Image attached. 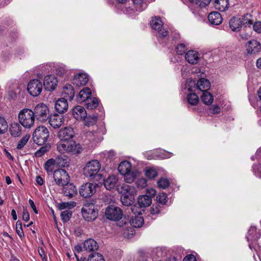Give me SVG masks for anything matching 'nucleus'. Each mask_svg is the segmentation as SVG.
I'll use <instances>...</instances> for the list:
<instances>
[{
	"instance_id": "nucleus-1",
	"label": "nucleus",
	"mask_w": 261,
	"mask_h": 261,
	"mask_svg": "<svg viewBox=\"0 0 261 261\" xmlns=\"http://www.w3.org/2000/svg\"><path fill=\"white\" fill-rule=\"evenodd\" d=\"M33 111L24 109L19 113L18 119L20 124L25 128H30L34 123L35 117Z\"/></svg>"
},
{
	"instance_id": "nucleus-2",
	"label": "nucleus",
	"mask_w": 261,
	"mask_h": 261,
	"mask_svg": "<svg viewBox=\"0 0 261 261\" xmlns=\"http://www.w3.org/2000/svg\"><path fill=\"white\" fill-rule=\"evenodd\" d=\"M49 137V132L44 126L38 127L33 134L34 142L39 145H43Z\"/></svg>"
},
{
	"instance_id": "nucleus-3",
	"label": "nucleus",
	"mask_w": 261,
	"mask_h": 261,
	"mask_svg": "<svg viewBox=\"0 0 261 261\" xmlns=\"http://www.w3.org/2000/svg\"><path fill=\"white\" fill-rule=\"evenodd\" d=\"M101 168L99 162L96 160L88 162L84 168V174L87 177L93 178L96 176H98V174Z\"/></svg>"
},
{
	"instance_id": "nucleus-4",
	"label": "nucleus",
	"mask_w": 261,
	"mask_h": 261,
	"mask_svg": "<svg viewBox=\"0 0 261 261\" xmlns=\"http://www.w3.org/2000/svg\"><path fill=\"white\" fill-rule=\"evenodd\" d=\"M82 213L83 218L88 222L95 220L98 216V211L92 203L84 204L82 209Z\"/></svg>"
},
{
	"instance_id": "nucleus-5",
	"label": "nucleus",
	"mask_w": 261,
	"mask_h": 261,
	"mask_svg": "<svg viewBox=\"0 0 261 261\" xmlns=\"http://www.w3.org/2000/svg\"><path fill=\"white\" fill-rule=\"evenodd\" d=\"M33 112L35 118L41 122L46 121L49 118V109L44 103H41L36 106Z\"/></svg>"
},
{
	"instance_id": "nucleus-6",
	"label": "nucleus",
	"mask_w": 261,
	"mask_h": 261,
	"mask_svg": "<svg viewBox=\"0 0 261 261\" xmlns=\"http://www.w3.org/2000/svg\"><path fill=\"white\" fill-rule=\"evenodd\" d=\"M54 178L56 184L59 186H63L68 184L70 177L67 172L62 169L56 170L54 173Z\"/></svg>"
},
{
	"instance_id": "nucleus-7",
	"label": "nucleus",
	"mask_w": 261,
	"mask_h": 261,
	"mask_svg": "<svg viewBox=\"0 0 261 261\" xmlns=\"http://www.w3.org/2000/svg\"><path fill=\"white\" fill-rule=\"evenodd\" d=\"M122 211L118 207L114 205L109 206L105 212V215L107 219L112 221H117L122 217Z\"/></svg>"
},
{
	"instance_id": "nucleus-8",
	"label": "nucleus",
	"mask_w": 261,
	"mask_h": 261,
	"mask_svg": "<svg viewBox=\"0 0 261 261\" xmlns=\"http://www.w3.org/2000/svg\"><path fill=\"white\" fill-rule=\"evenodd\" d=\"M27 89L30 95L34 97L37 96L42 91V83L37 79L32 80L28 83Z\"/></svg>"
},
{
	"instance_id": "nucleus-9",
	"label": "nucleus",
	"mask_w": 261,
	"mask_h": 261,
	"mask_svg": "<svg viewBox=\"0 0 261 261\" xmlns=\"http://www.w3.org/2000/svg\"><path fill=\"white\" fill-rule=\"evenodd\" d=\"M96 185L90 182H87L82 185L79 190V193L84 198H88L96 192Z\"/></svg>"
},
{
	"instance_id": "nucleus-10",
	"label": "nucleus",
	"mask_w": 261,
	"mask_h": 261,
	"mask_svg": "<svg viewBox=\"0 0 261 261\" xmlns=\"http://www.w3.org/2000/svg\"><path fill=\"white\" fill-rule=\"evenodd\" d=\"M163 23L160 17H154L150 21V25L152 29L158 31L159 36L160 37H166L168 34V32L162 29Z\"/></svg>"
},
{
	"instance_id": "nucleus-11",
	"label": "nucleus",
	"mask_w": 261,
	"mask_h": 261,
	"mask_svg": "<svg viewBox=\"0 0 261 261\" xmlns=\"http://www.w3.org/2000/svg\"><path fill=\"white\" fill-rule=\"evenodd\" d=\"M247 55H255L261 50V44L256 40L252 39L248 41L245 45Z\"/></svg>"
},
{
	"instance_id": "nucleus-12",
	"label": "nucleus",
	"mask_w": 261,
	"mask_h": 261,
	"mask_svg": "<svg viewBox=\"0 0 261 261\" xmlns=\"http://www.w3.org/2000/svg\"><path fill=\"white\" fill-rule=\"evenodd\" d=\"M117 191L122 195H135L137 193L136 188L125 183L120 184L117 186Z\"/></svg>"
},
{
	"instance_id": "nucleus-13",
	"label": "nucleus",
	"mask_w": 261,
	"mask_h": 261,
	"mask_svg": "<svg viewBox=\"0 0 261 261\" xmlns=\"http://www.w3.org/2000/svg\"><path fill=\"white\" fill-rule=\"evenodd\" d=\"M57 83V78L54 75H47L44 77L43 85L47 91H50L55 90Z\"/></svg>"
},
{
	"instance_id": "nucleus-14",
	"label": "nucleus",
	"mask_w": 261,
	"mask_h": 261,
	"mask_svg": "<svg viewBox=\"0 0 261 261\" xmlns=\"http://www.w3.org/2000/svg\"><path fill=\"white\" fill-rule=\"evenodd\" d=\"M74 135V132L71 127H66L61 129L58 134V137L62 141H70Z\"/></svg>"
},
{
	"instance_id": "nucleus-15",
	"label": "nucleus",
	"mask_w": 261,
	"mask_h": 261,
	"mask_svg": "<svg viewBox=\"0 0 261 261\" xmlns=\"http://www.w3.org/2000/svg\"><path fill=\"white\" fill-rule=\"evenodd\" d=\"M49 123L54 128L60 127L63 123L64 118L63 115L54 114L49 116Z\"/></svg>"
},
{
	"instance_id": "nucleus-16",
	"label": "nucleus",
	"mask_w": 261,
	"mask_h": 261,
	"mask_svg": "<svg viewBox=\"0 0 261 261\" xmlns=\"http://www.w3.org/2000/svg\"><path fill=\"white\" fill-rule=\"evenodd\" d=\"M68 105L67 100L65 98L58 99L55 105L56 111L60 114H63L67 110Z\"/></svg>"
},
{
	"instance_id": "nucleus-17",
	"label": "nucleus",
	"mask_w": 261,
	"mask_h": 261,
	"mask_svg": "<svg viewBox=\"0 0 261 261\" xmlns=\"http://www.w3.org/2000/svg\"><path fill=\"white\" fill-rule=\"evenodd\" d=\"M72 114L74 118L77 120H82L87 117L86 111L81 106H77L73 108Z\"/></svg>"
},
{
	"instance_id": "nucleus-18",
	"label": "nucleus",
	"mask_w": 261,
	"mask_h": 261,
	"mask_svg": "<svg viewBox=\"0 0 261 261\" xmlns=\"http://www.w3.org/2000/svg\"><path fill=\"white\" fill-rule=\"evenodd\" d=\"M63 194L65 196L70 198L77 194V190L74 185L72 184H66L63 186Z\"/></svg>"
},
{
	"instance_id": "nucleus-19",
	"label": "nucleus",
	"mask_w": 261,
	"mask_h": 261,
	"mask_svg": "<svg viewBox=\"0 0 261 261\" xmlns=\"http://www.w3.org/2000/svg\"><path fill=\"white\" fill-rule=\"evenodd\" d=\"M88 76L86 73H79L75 75L73 79V84L77 86L85 85L88 82Z\"/></svg>"
},
{
	"instance_id": "nucleus-20",
	"label": "nucleus",
	"mask_w": 261,
	"mask_h": 261,
	"mask_svg": "<svg viewBox=\"0 0 261 261\" xmlns=\"http://www.w3.org/2000/svg\"><path fill=\"white\" fill-rule=\"evenodd\" d=\"M185 59L189 63L196 64L199 60V54L193 50H189L186 54Z\"/></svg>"
},
{
	"instance_id": "nucleus-21",
	"label": "nucleus",
	"mask_w": 261,
	"mask_h": 261,
	"mask_svg": "<svg viewBox=\"0 0 261 261\" xmlns=\"http://www.w3.org/2000/svg\"><path fill=\"white\" fill-rule=\"evenodd\" d=\"M74 93L73 87L71 85H66L63 88L62 95L63 96V98L67 100H71L74 97Z\"/></svg>"
},
{
	"instance_id": "nucleus-22",
	"label": "nucleus",
	"mask_w": 261,
	"mask_h": 261,
	"mask_svg": "<svg viewBox=\"0 0 261 261\" xmlns=\"http://www.w3.org/2000/svg\"><path fill=\"white\" fill-rule=\"evenodd\" d=\"M84 249L88 252L96 251L98 248L97 242L92 239L86 240L83 245Z\"/></svg>"
},
{
	"instance_id": "nucleus-23",
	"label": "nucleus",
	"mask_w": 261,
	"mask_h": 261,
	"mask_svg": "<svg viewBox=\"0 0 261 261\" xmlns=\"http://www.w3.org/2000/svg\"><path fill=\"white\" fill-rule=\"evenodd\" d=\"M138 204L140 207H146L149 206L151 202V197L147 195L139 196L137 199Z\"/></svg>"
},
{
	"instance_id": "nucleus-24",
	"label": "nucleus",
	"mask_w": 261,
	"mask_h": 261,
	"mask_svg": "<svg viewBox=\"0 0 261 261\" xmlns=\"http://www.w3.org/2000/svg\"><path fill=\"white\" fill-rule=\"evenodd\" d=\"M208 19L210 22L214 25H219L222 21L221 15L218 12H213L210 13Z\"/></svg>"
},
{
	"instance_id": "nucleus-25",
	"label": "nucleus",
	"mask_w": 261,
	"mask_h": 261,
	"mask_svg": "<svg viewBox=\"0 0 261 261\" xmlns=\"http://www.w3.org/2000/svg\"><path fill=\"white\" fill-rule=\"evenodd\" d=\"M240 18L233 17L229 20V27L232 31L238 32L242 27Z\"/></svg>"
},
{
	"instance_id": "nucleus-26",
	"label": "nucleus",
	"mask_w": 261,
	"mask_h": 261,
	"mask_svg": "<svg viewBox=\"0 0 261 261\" xmlns=\"http://www.w3.org/2000/svg\"><path fill=\"white\" fill-rule=\"evenodd\" d=\"M91 95L90 88L85 87L80 91L77 96V100L79 102L86 101Z\"/></svg>"
},
{
	"instance_id": "nucleus-27",
	"label": "nucleus",
	"mask_w": 261,
	"mask_h": 261,
	"mask_svg": "<svg viewBox=\"0 0 261 261\" xmlns=\"http://www.w3.org/2000/svg\"><path fill=\"white\" fill-rule=\"evenodd\" d=\"M117 181V178L116 176H110L104 180L103 185L107 190H111L115 187Z\"/></svg>"
},
{
	"instance_id": "nucleus-28",
	"label": "nucleus",
	"mask_w": 261,
	"mask_h": 261,
	"mask_svg": "<svg viewBox=\"0 0 261 261\" xmlns=\"http://www.w3.org/2000/svg\"><path fill=\"white\" fill-rule=\"evenodd\" d=\"M229 5L228 0H215L214 2L216 9L222 12L226 11L228 8Z\"/></svg>"
},
{
	"instance_id": "nucleus-29",
	"label": "nucleus",
	"mask_w": 261,
	"mask_h": 261,
	"mask_svg": "<svg viewBox=\"0 0 261 261\" xmlns=\"http://www.w3.org/2000/svg\"><path fill=\"white\" fill-rule=\"evenodd\" d=\"M197 86L200 91L205 92L210 88L211 83L208 80L201 78L198 81Z\"/></svg>"
},
{
	"instance_id": "nucleus-30",
	"label": "nucleus",
	"mask_w": 261,
	"mask_h": 261,
	"mask_svg": "<svg viewBox=\"0 0 261 261\" xmlns=\"http://www.w3.org/2000/svg\"><path fill=\"white\" fill-rule=\"evenodd\" d=\"M261 233L259 231H257V229L255 227H251L249 229L247 239L248 242L250 241L257 240L260 238Z\"/></svg>"
},
{
	"instance_id": "nucleus-31",
	"label": "nucleus",
	"mask_w": 261,
	"mask_h": 261,
	"mask_svg": "<svg viewBox=\"0 0 261 261\" xmlns=\"http://www.w3.org/2000/svg\"><path fill=\"white\" fill-rule=\"evenodd\" d=\"M21 126L17 123H13L11 124L9 131L10 134L14 137L20 136L22 134Z\"/></svg>"
},
{
	"instance_id": "nucleus-32",
	"label": "nucleus",
	"mask_w": 261,
	"mask_h": 261,
	"mask_svg": "<svg viewBox=\"0 0 261 261\" xmlns=\"http://www.w3.org/2000/svg\"><path fill=\"white\" fill-rule=\"evenodd\" d=\"M82 148L79 144H77L74 141H69L68 153L78 154L81 152Z\"/></svg>"
},
{
	"instance_id": "nucleus-33",
	"label": "nucleus",
	"mask_w": 261,
	"mask_h": 261,
	"mask_svg": "<svg viewBox=\"0 0 261 261\" xmlns=\"http://www.w3.org/2000/svg\"><path fill=\"white\" fill-rule=\"evenodd\" d=\"M131 164L128 161H123L120 163L118 167L119 173L123 175L131 170Z\"/></svg>"
},
{
	"instance_id": "nucleus-34",
	"label": "nucleus",
	"mask_w": 261,
	"mask_h": 261,
	"mask_svg": "<svg viewBox=\"0 0 261 261\" xmlns=\"http://www.w3.org/2000/svg\"><path fill=\"white\" fill-rule=\"evenodd\" d=\"M144 223L143 218L139 215L132 217L130 220V223L133 227L138 228L142 226Z\"/></svg>"
},
{
	"instance_id": "nucleus-35",
	"label": "nucleus",
	"mask_w": 261,
	"mask_h": 261,
	"mask_svg": "<svg viewBox=\"0 0 261 261\" xmlns=\"http://www.w3.org/2000/svg\"><path fill=\"white\" fill-rule=\"evenodd\" d=\"M201 98L203 102L208 106L211 105L214 101L213 95L207 91L203 92Z\"/></svg>"
},
{
	"instance_id": "nucleus-36",
	"label": "nucleus",
	"mask_w": 261,
	"mask_h": 261,
	"mask_svg": "<svg viewBox=\"0 0 261 261\" xmlns=\"http://www.w3.org/2000/svg\"><path fill=\"white\" fill-rule=\"evenodd\" d=\"M138 172L137 171H130L127 172L126 174H124V179L127 183H132L136 179Z\"/></svg>"
},
{
	"instance_id": "nucleus-37",
	"label": "nucleus",
	"mask_w": 261,
	"mask_h": 261,
	"mask_svg": "<svg viewBox=\"0 0 261 261\" xmlns=\"http://www.w3.org/2000/svg\"><path fill=\"white\" fill-rule=\"evenodd\" d=\"M69 141H62L57 144V149L61 153H68Z\"/></svg>"
},
{
	"instance_id": "nucleus-38",
	"label": "nucleus",
	"mask_w": 261,
	"mask_h": 261,
	"mask_svg": "<svg viewBox=\"0 0 261 261\" xmlns=\"http://www.w3.org/2000/svg\"><path fill=\"white\" fill-rule=\"evenodd\" d=\"M98 99L97 98H89L85 101V105L88 109H95L98 105Z\"/></svg>"
},
{
	"instance_id": "nucleus-39",
	"label": "nucleus",
	"mask_w": 261,
	"mask_h": 261,
	"mask_svg": "<svg viewBox=\"0 0 261 261\" xmlns=\"http://www.w3.org/2000/svg\"><path fill=\"white\" fill-rule=\"evenodd\" d=\"M135 195H122L121 197V201L124 206H130L134 203L135 200Z\"/></svg>"
},
{
	"instance_id": "nucleus-40",
	"label": "nucleus",
	"mask_w": 261,
	"mask_h": 261,
	"mask_svg": "<svg viewBox=\"0 0 261 261\" xmlns=\"http://www.w3.org/2000/svg\"><path fill=\"white\" fill-rule=\"evenodd\" d=\"M187 101L190 105L196 106L199 102V97L196 94L191 93L187 95Z\"/></svg>"
},
{
	"instance_id": "nucleus-41",
	"label": "nucleus",
	"mask_w": 261,
	"mask_h": 261,
	"mask_svg": "<svg viewBox=\"0 0 261 261\" xmlns=\"http://www.w3.org/2000/svg\"><path fill=\"white\" fill-rule=\"evenodd\" d=\"M56 161L53 159H50L47 160L44 164V169L48 172H52L54 170Z\"/></svg>"
},
{
	"instance_id": "nucleus-42",
	"label": "nucleus",
	"mask_w": 261,
	"mask_h": 261,
	"mask_svg": "<svg viewBox=\"0 0 261 261\" xmlns=\"http://www.w3.org/2000/svg\"><path fill=\"white\" fill-rule=\"evenodd\" d=\"M30 138V135L29 134H27L24 136L18 142L17 145V149L18 150L22 149L24 146L28 143L29 139Z\"/></svg>"
},
{
	"instance_id": "nucleus-43",
	"label": "nucleus",
	"mask_w": 261,
	"mask_h": 261,
	"mask_svg": "<svg viewBox=\"0 0 261 261\" xmlns=\"http://www.w3.org/2000/svg\"><path fill=\"white\" fill-rule=\"evenodd\" d=\"M169 185L170 182L167 178L162 177L158 181V186L160 188L166 189Z\"/></svg>"
},
{
	"instance_id": "nucleus-44",
	"label": "nucleus",
	"mask_w": 261,
	"mask_h": 261,
	"mask_svg": "<svg viewBox=\"0 0 261 261\" xmlns=\"http://www.w3.org/2000/svg\"><path fill=\"white\" fill-rule=\"evenodd\" d=\"M89 261H105L104 257L99 253H92L89 256Z\"/></svg>"
},
{
	"instance_id": "nucleus-45",
	"label": "nucleus",
	"mask_w": 261,
	"mask_h": 261,
	"mask_svg": "<svg viewBox=\"0 0 261 261\" xmlns=\"http://www.w3.org/2000/svg\"><path fill=\"white\" fill-rule=\"evenodd\" d=\"M157 202L162 205H165L168 201L167 195L165 193H160L156 196Z\"/></svg>"
},
{
	"instance_id": "nucleus-46",
	"label": "nucleus",
	"mask_w": 261,
	"mask_h": 261,
	"mask_svg": "<svg viewBox=\"0 0 261 261\" xmlns=\"http://www.w3.org/2000/svg\"><path fill=\"white\" fill-rule=\"evenodd\" d=\"M250 17L251 15L250 14H246L240 18L242 25H244L245 27H249L250 25H251L253 23V21L251 20Z\"/></svg>"
},
{
	"instance_id": "nucleus-47",
	"label": "nucleus",
	"mask_w": 261,
	"mask_h": 261,
	"mask_svg": "<svg viewBox=\"0 0 261 261\" xmlns=\"http://www.w3.org/2000/svg\"><path fill=\"white\" fill-rule=\"evenodd\" d=\"M50 148V146L47 145L42 146L39 150L36 151L35 156L36 158L42 156L45 153L49 151Z\"/></svg>"
},
{
	"instance_id": "nucleus-48",
	"label": "nucleus",
	"mask_w": 261,
	"mask_h": 261,
	"mask_svg": "<svg viewBox=\"0 0 261 261\" xmlns=\"http://www.w3.org/2000/svg\"><path fill=\"white\" fill-rule=\"evenodd\" d=\"M8 125L5 119L0 116V134H3L7 131Z\"/></svg>"
},
{
	"instance_id": "nucleus-49",
	"label": "nucleus",
	"mask_w": 261,
	"mask_h": 261,
	"mask_svg": "<svg viewBox=\"0 0 261 261\" xmlns=\"http://www.w3.org/2000/svg\"><path fill=\"white\" fill-rule=\"evenodd\" d=\"M72 214V212L69 210H65L62 212L61 213V217L62 221L64 223L68 222L70 220Z\"/></svg>"
},
{
	"instance_id": "nucleus-50",
	"label": "nucleus",
	"mask_w": 261,
	"mask_h": 261,
	"mask_svg": "<svg viewBox=\"0 0 261 261\" xmlns=\"http://www.w3.org/2000/svg\"><path fill=\"white\" fill-rule=\"evenodd\" d=\"M145 175L149 179H153L157 176L158 172L153 168H149L145 170Z\"/></svg>"
},
{
	"instance_id": "nucleus-51",
	"label": "nucleus",
	"mask_w": 261,
	"mask_h": 261,
	"mask_svg": "<svg viewBox=\"0 0 261 261\" xmlns=\"http://www.w3.org/2000/svg\"><path fill=\"white\" fill-rule=\"evenodd\" d=\"M67 72V70L64 66H59L56 68V74L59 76L63 77L66 75Z\"/></svg>"
},
{
	"instance_id": "nucleus-52",
	"label": "nucleus",
	"mask_w": 261,
	"mask_h": 261,
	"mask_svg": "<svg viewBox=\"0 0 261 261\" xmlns=\"http://www.w3.org/2000/svg\"><path fill=\"white\" fill-rule=\"evenodd\" d=\"M16 232L20 238L24 237L22 228L21 222L19 221H17L16 223Z\"/></svg>"
},
{
	"instance_id": "nucleus-53",
	"label": "nucleus",
	"mask_w": 261,
	"mask_h": 261,
	"mask_svg": "<svg viewBox=\"0 0 261 261\" xmlns=\"http://www.w3.org/2000/svg\"><path fill=\"white\" fill-rule=\"evenodd\" d=\"M76 203L75 202H62L59 204V208L60 210H64L68 207H73L75 206Z\"/></svg>"
},
{
	"instance_id": "nucleus-54",
	"label": "nucleus",
	"mask_w": 261,
	"mask_h": 261,
	"mask_svg": "<svg viewBox=\"0 0 261 261\" xmlns=\"http://www.w3.org/2000/svg\"><path fill=\"white\" fill-rule=\"evenodd\" d=\"M133 3L137 5V9L139 11H141L144 9L146 6V4L145 3L143 2V0H132Z\"/></svg>"
},
{
	"instance_id": "nucleus-55",
	"label": "nucleus",
	"mask_w": 261,
	"mask_h": 261,
	"mask_svg": "<svg viewBox=\"0 0 261 261\" xmlns=\"http://www.w3.org/2000/svg\"><path fill=\"white\" fill-rule=\"evenodd\" d=\"M176 50L178 54L182 55L187 50L186 46L184 43H180L176 46Z\"/></svg>"
},
{
	"instance_id": "nucleus-56",
	"label": "nucleus",
	"mask_w": 261,
	"mask_h": 261,
	"mask_svg": "<svg viewBox=\"0 0 261 261\" xmlns=\"http://www.w3.org/2000/svg\"><path fill=\"white\" fill-rule=\"evenodd\" d=\"M161 206L159 204H153L150 208V213L152 215L159 214L160 212Z\"/></svg>"
},
{
	"instance_id": "nucleus-57",
	"label": "nucleus",
	"mask_w": 261,
	"mask_h": 261,
	"mask_svg": "<svg viewBox=\"0 0 261 261\" xmlns=\"http://www.w3.org/2000/svg\"><path fill=\"white\" fill-rule=\"evenodd\" d=\"M211 2V0H196V4L201 8L206 7Z\"/></svg>"
},
{
	"instance_id": "nucleus-58",
	"label": "nucleus",
	"mask_w": 261,
	"mask_h": 261,
	"mask_svg": "<svg viewBox=\"0 0 261 261\" xmlns=\"http://www.w3.org/2000/svg\"><path fill=\"white\" fill-rule=\"evenodd\" d=\"M146 182H147L145 178H141L139 179L136 181V185H137V187L141 188H143L146 186V185H147Z\"/></svg>"
},
{
	"instance_id": "nucleus-59",
	"label": "nucleus",
	"mask_w": 261,
	"mask_h": 261,
	"mask_svg": "<svg viewBox=\"0 0 261 261\" xmlns=\"http://www.w3.org/2000/svg\"><path fill=\"white\" fill-rule=\"evenodd\" d=\"M209 110L213 114H217L221 112V108L218 105L212 106Z\"/></svg>"
},
{
	"instance_id": "nucleus-60",
	"label": "nucleus",
	"mask_w": 261,
	"mask_h": 261,
	"mask_svg": "<svg viewBox=\"0 0 261 261\" xmlns=\"http://www.w3.org/2000/svg\"><path fill=\"white\" fill-rule=\"evenodd\" d=\"M97 120V117L96 116H89L87 118L86 123L88 125L94 124Z\"/></svg>"
},
{
	"instance_id": "nucleus-61",
	"label": "nucleus",
	"mask_w": 261,
	"mask_h": 261,
	"mask_svg": "<svg viewBox=\"0 0 261 261\" xmlns=\"http://www.w3.org/2000/svg\"><path fill=\"white\" fill-rule=\"evenodd\" d=\"M141 207H140L139 205L138 206L136 204H135L131 207V210L134 214H137L139 215L141 214Z\"/></svg>"
},
{
	"instance_id": "nucleus-62",
	"label": "nucleus",
	"mask_w": 261,
	"mask_h": 261,
	"mask_svg": "<svg viewBox=\"0 0 261 261\" xmlns=\"http://www.w3.org/2000/svg\"><path fill=\"white\" fill-rule=\"evenodd\" d=\"M253 30L259 33H261V22H256L253 25Z\"/></svg>"
},
{
	"instance_id": "nucleus-63",
	"label": "nucleus",
	"mask_w": 261,
	"mask_h": 261,
	"mask_svg": "<svg viewBox=\"0 0 261 261\" xmlns=\"http://www.w3.org/2000/svg\"><path fill=\"white\" fill-rule=\"evenodd\" d=\"M183 261H197L195 256L193 254L187 255L183 259Z\"/></svg>"
},
{
	"instance_id": "nucleus-64",
	"label": "nucleus",
	"mask_w": 261,
	"mask_h": 261,
	"mask_svg": "<svg viewBox=\"0 0 261 261\" xmlns=\"http://www.w3.org/2000/svg\"><path fill=\"white\" fill-rule=\"evenodd\" d=\"M22 219L24 221H28L30 220L29 213L26 210H24L23 211Z\"/></svg>"
}]
</instances>
